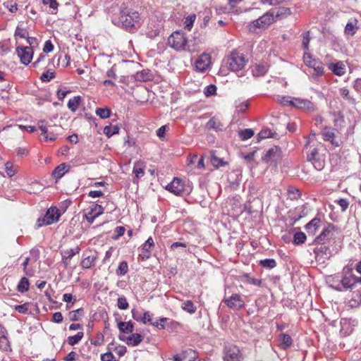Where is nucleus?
Wrapping results in <instances>:
<instances>
[{
    "label": "nucleus",
    "instance_id": "obj_1",
    "mask_svg": "<svg viewBox=\"0 0 361 361\" xmlns=\"http://www.w3.org/2000/svg\"><path fill=\"white\" fill-rule=\"evenodd\" d=\"M113 22L129 32H136L141 26L140 14L135 11H121L119 17Z\"/></svg>",
    "mask_w": 361,
    "mask_h": 361
},
{
    "label": "nucleus",
    "instance_id": "obj_2",
    "mask_svg": "<svg viewBox=\"0 0 361 361\" xmlns=\"http://www.w3.org/2000/svg\"><path fill=\"white\" fill-rule=\"evenodd\" d=\"M326 152V148L322 144H319L317 147L310 148L307 159L312 163L316 170L322 171L325 166Z\"/></svg>",
    "mask_w": 361,
    "mask_h": 361
},
{
    "label": "nucleus",
    "instance_id": "obj_3",
    "mask_svg": "<svg viewBox=\"0 0 361 361\" xmlns=\"http://www.w3.org/2000/svg\"><path fill=\"white\" fill-rule=\"evenodd\" d=\"M273 11L269 9L257 19L252 20L248 25V29L252 32H257V30H266L271 25L274 23L275 19L273 16Z\"/></svg>",
    "mask_w": 361,
    "mask_h": 361
},
{
    "label": "nucleus",
    "instance_id": "obj_4",
    "mask_svg": "<svg viewBox=\"0 0 361 361\" xmlns=\"http://www.w3.org/2000/svg\"><path fill=\"white\" fill-rule=\"evenodd\" d=\"M337 229L333 224H329L328 226L324 228L319 235H317L312 244H326L329 243L338 245V241L336 240Z\"/></svg>",
    "mask_w": 361,
    "mask_h": 361
},
{
    "label": "nucleus",
    "instance_id": "obj_5",
    "mask_svg": "<svg viewBox=\"0 0 361 361\" xmlns=\"http://www.w3.org/2000/svg\"><path fill=\"white\" fill-rule=\"evenodd\" d=\"M319 245L314 248L313 252L315 255V259L317 261L324 262L329 259L334 254L338 253L341 248V242L338 240V245H335L332 248L326 245V244H318Z\"/></svg>",
    "mask_w": 361,
    "mask_h": 361
},
{
    "label": "nucleus",
    "instance_id": "obj_6",
    "mask_svg": "<svg viewBox=\"0 0 361 361\" xmlns=\"http://www.w3.org/2000/svg\"><path fill=\"white\" fill-rule=\"evenodd\" d=\"M165 188L175 195L182 197L189 195L191 192L190 186L185 185V181L178 178H174Z\"/></svg>",
    "mask_w": 361,
    "mask_h": 361
},
{
    "label": "nucleus",
    "instance_id": "obj_7",
    "mask_svg": "<svg viewBox=\"0 0 361 361\" xmlns=\"http://www.w3.org/2000/svg\"><path fill=\"white\" fill-rule=\"evenodd\" d=\"M247 63L244 55L233 51L226 59V64L231 71L235 72L242 70Z\"/></svg>",
    "mask_w": 361,
    "mask_h": 361
},
{
    "label": "nucleus",
    "instance_id": "obj_8",
    "mask_svg": "<svg viewBox=\"0 0 361 361\" xmlns=\"http://www.w3.org/2000/svg\"><path fill=\"white\" fill-rule=\"evenodd\" d=\"M187 39L183 31L173 32L168 39V43L176 51H180L185 49Z\"/></svg>",
    "mask_w": 361,
    "mask_h": 361
},
{
    "label": "nucleus",
    "instance_id": "obj_9",
    "mask_svg": "<svg viewBox=\"0 0 361 361\" xmlns=\"http://www.w3.org/2000/svg\"><path fill=\"white\" fill-rule=\"evenodd\" d=\"M303 61L307 66L314 69V78H315V77L321 76L324 73V67L322 61H320L319 59L313 58L312 55L310 53H304Z\"/></svg>",
    "mask_w": 361,
    "mask_h": 361
},
{
    "label": "nucleus",
    "instance_id": "obj_10",
    "mask_svg": "<svg viewBox=\"0 0 361 361\" xmlns=\"http://www.w3.org/2000/svg\"><path fill=\"white\" fill-rule=\"evenodd\" d=\"M341 284V286L335 288L336 290L343 291L349 288H353L357 284H361V276L358 277L353 274H346L342 277Z\"/></svg>",
    "mask_w": 361,
    "mask_h": 361
},
{
    "label": "nucleus",
    "instance_id": "obj_11",
    "mask_svg": "<svg viewBox=\"0 0 361 361\" xmlns=\"http://www.w3.org/2000/svg\"><path fill=\"white\" fill-rule=\"evenodd\" d=\"M224 361H243V355L236 345H228L224 349Z\"/></svg>",
    "mask_w": 361,
    "mask_h": 361
},
{
    "label": "nucleus",
    "instance_id": "obj_12",
    "mask_svg": "<svg viewBox=\"0 0 361 361\" xmlns=\"http://www.w3.org/2000/svg\"><path fill=\"white\" fill-rule=\"evenodd\" d=\"M223 302L228 308L232 310H238L245 306V302L242 297L237 293H233L228 298L225 297Z\"/></svg>",
    "mask_w": 361,
    "mask_h": 361
},
{
    "label": "nucleus",
    "instance_id": "obj_13",
    "mask_svg": "<svg viewBox=\"0 0 361 361\" xmlns=\"http://www.w3.org/2000/svg\"><path fill=\"white\" fill-rule=\"evenodd\" d=\"M16 54L23 64L28 65L33 57V51L30 47H18Z\"/></svg>",
    "mask_w": 361,
    "mask_h": 361
},
{
    "label": "nucleus",
    "instance_id": "obj_14",
    "mask_svg": "<svg viewBox=\"0 0 361 361\" xmlns=\"http://www.w3.org/2000/svg\"><path fill=\"white\" fill-rule=\"evenodd\" d=\"M281 149L278 147L274 146L265 152L262 157V160L266 163H276L281 159Z\"/></svg>",
    "mask_w": 361,
    "mask_h": 361
},
{
    "label": "nucleus",
    "instance_id": "obj_15",
    "mask_svg": "<svg viewBox=\"0 0 361 361\" xmlns=\"http://www.w3.org/2000/svg\"><path fill=\"white\" fill-rule=\"evenodd\" d=\"M292 107L300 109L306 111L312 112L315 110L314 104L306 99L295 97Z\"/></svg>",
    "mask_w": 361,
    "mask_h": 361
},
{
    "label": "nucleus",
    "instance_id": "obj_16",
    "mask_svg": "<svg viewBox=\"0 0 361 361\" xmlns=\"http://www.w3.org/2000/svg\"><path fill=\"white\" fill-rule=\"evenodd\" d=\"M161 28L162 24L160 22L151 20L147 25L146 34L148 37L153 39L159 35Z\"/></svg>",
    "mask_w": 361,
    "mask_h": 361
},
{
    "label": "nucleus",
    "instance_id": "obj_17",
    "mask_svg": "<svg viewBox=\"0 0 361 361\" xmlns=\"http://www.w3.org/2000/svg\"><path fill=\"white\" fill-rule=\"evenodd\" d=\"M211 63V56L208 54H201L195 61L196 70L200 72L205 71Z\"/></svg>",
    "mask_w": 361,
    "mask_h": 361
},
{
    "label": "nucleus",
    "instance_id": "obj_18",
    "mask_svg": "<svg viewBox=\"0 0 361 361\" xmlns=\"http://www.w3.org/2000/svg\"><path fill=\"white\" fill-rule=\"evenodd\" d=\"M146 168V164L141 161H137L134 163L133 173L135 175L133 178V183H137L140 178L145 175V169Z\"/></svg>",
    "mask_w": 361,
    "mask_h": 361
},
{
    "label": "nucleus",
    "instance_id": "obj_19",
    "mask_svg": "<svg viewBox=\"0 0 361 361\" xmlns=\"http://www.w3.org/2000/svg\"><path fill=\"white\" fill-rule=\"evenodd\" d=\"M271 11H274L273 16L276 22L286 18L292 14L290 8L285 6L273 8Z\"/></svg>",
    "mask_w": 361,
    "mask_h": 361
},
{
    "label": "nucleus",
    "instance_id": "obj_20",
    "mask_svg": "<svg viewBox=\"0 0 361 361\" xmlns=\"http://www.w3.org/2000/svg\"><path fill=\"white\" fill-rule=\"evenodd\" d=\"M154 245V240L152 237H149L145 243L142 245L141 253L140 257L142 260L147 259L151 256L150 249Z\"/></svg>",
    "mask_w": 361,
    "mask_h": 361
},
{
    "label": "nucleus",
    "instance_id": "obj_21",
    "mask_svg": "<svg viewBox=\"0 0 361 361\" xmlns=\"http://www.w3.org/2000/svg\"><path fill=\"white\" fill-rule=\"evenodd\" d=\"M44 216L49 221V224H52L59 221L61 212L56 207H51L47 209Z\"/></svg>",
    "mask_w": 361,
    "mask_h": 361
},
{
    "label": "nucleus",
    "instance_id": "obj_22",
    "mask_svg": "<svg viewBox=\"0 0 361 361\" xmlns=\"http://www.w3.org/2000/svg\"><path fill=\"white\" fill-rule=\"evenodd\" d=\"M279 346L282 350H286L290 348L293 344V339L290 335L286 333H281L279 336Z\"/></svg>",
    "mask_w": 361,
    "mask_h": 361
},
{
    "label": "nucleus",
    "instance_id": "obj_23",
    "mask_svg": "<svg viewBox=\"0 0 361 361\" xmlns=\"http://www.w3.org/2000/svg\"><path fill=\"white\" fill-rule=\"evenodd\" d=\"M320 219L315 217L305 225V230L309 235H314L320 227Z\"/></svg>",
    "mask_w": 361,
    "mask_h": 361
},
{
    "label": "nucleus",
    "instance_id": "obj_24",
    "mask_svg": "<svg viewBox=\"0 0 361 361\" xmlns=\"http://www.w3.org/2000/svg\"><path fill=\"white\" fill-rule=\"evenodd\" d=\"M206 128L208 130H214L215 131L222 130L224 126L221 122L216 118H211L206 123Z\"/></svg>",
    "mask_w": 361,
    "mask_h": 361
},
{
    "label": "nucleus",
    "instance_id": "obj_25",
    "mask_svg": "<svg viewBox=\"0 0 361 361\" xmlns=\"http://www.w3.org/2000/svg\"><path fill=\"white\" fill-rule=\"evenodd\" d=\"M329 68L336 75L341 76L345 73V66L341 61L331 63Z\"/></svg>",
    "mask_w": 361,
    "mask_h": 361
},
{
    "label": "nucleus",
    "instance_id": "obj_26",
    "mask_svg": "<svg viewBox=\"0 0 361 361\" xmlns=\"http://www.w3.org/2000/svg\"><path fill=\"white\" fill-rule=\"evenodd\" d=\"M152 77V75L148 69H144V70H142L141 71H137L134 75V78H135V80L140 81V82L151 80Z\"/></svg>",
    "mask_w": 361,
    "mask_h": 361
},
{
    "label": "nucleus",
    "instance_id": "obj_27",
    "mask_svg": "<svg viewBox=\"0 0 361 361\" xmlns=\"http://www.w3.org/2000/svg\"><path fill=\"white\" fill-rule=\"evenodd\" d=\"M348 303L352 308L360 306L361 305V293L359 291L353 292Z\"/></svg>",
    "mask_w": 361,
    "mask_h": 361
},
{
    "label": "nucleus",
    "instance_id": "obj_28",
    "mask_svg": "<svg viewBox=\"0 0 361 361\" xmlns=\"http://www.w3.org/2000/svg\"><path fill=\"white\" fill-rule=\"evenodd\" d=\"M118 328L121 333L131 334L134 331V324L131 321L129 322H119L118 323Z\"/></svg>",
    "mask_w": 361,
    "mask_h": 361
},
{
    "label": "nucleus",
    "instance_id": "obj_29",
    "mask_svg": "<svg viewBox=\"0 0 361 361\" xmlns=\"http://www.w3.org/2000/svg\"><path fill=\"white\" fill-rule=\"evenodd\" d=\"M97 260L96 255H89L87 257H84L81 262L80 265L83 269H90L95 265V262Z\"/></svg>",
    "mask_w": 361,
    "mask_h": 361
},
{
    "label": "nucleus",
    "instance_id": "obj_30",
    "mask_svg": "<svg viewBox=\"0 0 361 361\" xmlns=\"http://www.w3.org/2000/svg\"><path fill=\"white\" fill-rule=\"evenodd\" d=\"M127 340V345L137 346L142 341L143 337L138 333H134L128 336Z\"/></svg>",
    "mask_w": 361,
    "mask_h": 361
},
{
    "label": "nucleus",
    "instance_id": "obj_31",
    "mask_svg": "<svg viewBox=\"0 0 361 361\" xmlns=\"http://www.w3.org/2000/svg\"><path fill=\"white\" fill-rule=\"evenodd\" d=\"M61 129L59 126H49L48 134L45 136V141H54L59 135L58 130Z\"/></svg>",
    "mask_w": 361,
    "mask_h": 361
},
{
    "label": "nucleus",
    "instance_id": "obj_32",
    "mask_svg": "<svg viewBox=\"0 0 361 361\" xmlns=\"http://www.w3.org/2000/svg\"><path fill=\"white\" fill-rule=\"evenodd\" d=\"M211 164L216 169L224 166L227 164L226 161H224L223 159L219 158L216 153V151H212L211 152Z\"/></svg>",
    "mask_w": 361,
    "mask_h": 361
},
{
    "label": "nucleus",
    "instance_id": "obj_33",
    "mask_svg": "<svg viewBox=\"0 0 361 361\" xmlns=\"http://www.w3.org/2000/svg\"><path fill=\"white\" fill-rule=\"evenodd\" d=\"M131 313H132V317L133 318V319H135L137 322H140L143 324H146V316L150 317L149 312L146 311L144 312V314L142 315L141 312H140L135 308H133L131 310Z\"/></svg>",
    "mask_w": 361,
    "mask_h": 361
},
{
    "label": "nucleus",
    "instance_id": "obj_34",
    "mask_svg": "<svg viewBox=\"0 0 361 361\" xmlns=\"http://www.w3.org/2000/svg\"><path fill=\"white\" fill-rule=\"evenodd\" d=\"M278 136V134L276 132H273L269 128H264L259 131V133L257 135V140L258 141L269 138V137H276Z\"/></svg>",
    "mask_w": 361,
    "mask_h": 361
},
{
    "label": "nucleus",
    "instance_id": "obj_35",
    "mask_svg": "<svg viewBox=\"0 0 361 361\" xmlns=\"http://www.w3.org/2000/svg\"><path fill=\"white\" fill-rule=\"evenodd\" d=\"M66 164L65 163L61 164L59 166H57L51 173L54 178L58 180L63 177L66 172Z\"/></svg>",
    "mask_w": 361,
    "mask_h": 361
},
{
    "label": "nucleus",
    "instance_id": "obj_36",
    "mask_svg": "<svg viewBox=\"0 0 361 361\" xmlns=\"http://www.w3.org/2000/svg\"><path fill=\"white\" fill-rule=\"evenodd\" d=\"M81 99L82 98L80 96H75L73 98L70 99L68 102V109L71 111L75 112L78 109Z\"/></svg>",
    "mask_w": 361,
    "mask_h": 361
},
{
    "label": "nucleus",
    "instance_id": "obj_37",
    "mask_svg": "<svg viewBox=\"0 0 361 361\" xmlns=\"http://www.w3.org/2000/svg\"><path fill=\"white\" fill-rule=\"evenodd\" d=\"M254 76L259 77L264 75L267 72V68L264 64H257L252 70Z\"/></svg>",
    "mask_w": 361,
    "mask_h": 361
},
{
    "label": "nucleus",
    "instance_id": "obj_38",
    "mask_svg": "<svg viewBox=\"0 0 361 361\" xmlns=\"http://www.w3.org/2000/svg\"><path fill=\"white\" fill-rule=\"evenodd\" d=\"M358 29L357 26V20H355V22H348L345 27V33L348 35H354Z\"/></svg>",
    "mask_w": 361,
    "mask_h": 361
},
{
    "label": "nucleus",
    "instance_id": "obj_39",
    "mask_svg": "<svg viewBox=\"0 0 361 361\" xmlns=\"http://www.w3.org/2000/svg\"><path fill=\"white\" fill-rule=\"evenodd\" d=\"M29 280L26 277H23L18 283L17 290L18 292L23 293L29 289Z\"/></svg>",
    "mask_w": 361,
    "mask_h": 361
},
{
    "label": "nucleus",
    "instance_id": "obj_40",
    "mask_svg": "<svg viewBox=\"0 0 361 361\" xmlns=\"http://www.w3.org/2000/svg\"><path fill=\"white\" fill-rule=\"evenodd\" d=\"M182 309L190 313L193 314L196 312L197 307L191 300H186L182 303Z\"/></svg>",
    "mask_w": 361,
    "mask_h": 361
},
{
    "label": "nucleus",
    "instance_id": "obj_41",
    "mask_svg": "<svg viewBox=\"0 0 361 361\" xmlns=\"http://www.w3.org/2000/svg\"><path fill=\"white\" fill-rule=\"evenodd\" d=\"M128 271V265L126 261H122L120 262L118 268L116 270V274L118 276L126 275Z\"/></svg>",
    "mask_w": 361,
    "mask_h": 361
},
{
    "label": "nucleus",
    "instance_id": "obj_42",
    "mask_svg": "<svg viewBox=\"0 0 361 361\" xmlns=\"http://www.w3.org/2000/svg\"><path fill=\"white\" fill-rule=\"evenodd\" d=\"M84 336L82 331L78 332L75 336H69L68 338V343L70 345H75L78 343Z\"/></svg>",
    "mask_w": 361,
    "mask_h": 361
},
{
    "label": "nucleus",
    "instance_id": "obj_43",
    "mask_svg": "<svg viewBox=\"0 0 361 361\" xmlns=\"http://www.w3.org/2000/svg\"><path fill=\"white\" fill-rule=\"evenodd\" d=\"M119 132V128L118 126H106L104 128V133L108 137H110L116 134H118Z\"/></svg>",
    "mask_w": 361,
    "mask_h": 361
},
{
    "label": "nucleus",
    "instance_id": "obj_44",
    "mask_svg": "<svg viewBox=\"0 0 361 361\" xmlns=\"http://www.w3.org/2000/svg\"><path fill=\"white\" fill-rule=\"evenodd\" d=\"M259 265L263 268L271 269L276 266V262L274 259H264L259 262Z\"/></svg>",
    "mask_w": 361,
    "mask_h": 361
},
{
    "label": "nucleus",
    "instance_id": "obj_45",
    "mask_svg": "<svg viewBox=\"0 0 361 361\" xmlns=\"http://www.w3.org/2000/svg\"><path fill=\"white\" fill-rule=\"evenodd\" d=\"M307 238L305 233L299 231L296 232L293 235V243L295 245H300L305 242Z\"/></svg>",
    "mask_w": 361,
    "mask_h": 361
},
{
    "label": "nucleus",
    "instance_id": "obj_46",
    "mask_svg": "<svg viewBox=\"0 0 361 361\" xmlns=\"http://www.w3.org/2000/svg\"><path fill=\"white\" fill-rule=\"evenodd\" d=\"M111 109L107 107L97 108L95 111L97 116H99L102 119L109 118L111 116Z\"/></svg>",
    "mask_w": 361,
    "mask_h": 361
},
{
    "label": "nucleus",
    "instance_id": "obj_47",
    "mask_svg": "<svg viewBox=\"0 0 361 361\" xmlns=\"http://www.w3.org/2000/svg\"><path fill=\"white\" fill-rule=\"evenodd\" d=\"M56 77V73L54 71L51 69L47 70L46 72L43 73L40 76V80L43 82H48L53 78Z\"/></svg>",
    "mask_w": 361,
    "mask_h": 361
},
{
    "label": "nucleus",
    "instance_id": "obj_48",
    "mask_svg": "<svg viewBox=\"0 0 361 361\" xmlns=\"http://www.w3.org/2000/svg\"><path fill=\"white\" fill-rule=\"evenodd\" d=\"M239 137L242 140H246L250 139L254 135L253 130L250 128H246L239 131Z\"/></svg>",
    "mask_w": 361,
    "mask_h": 361
},
{
    "label": "nucleus",
    "instance_id": "obj_49",
    "mask_svg": "<svg viewBox=\"0 0 361 361\" xmlns=\"http://www.w3.org/2000/svg\"><path fill=\"white\" fill-rule=\"evenodd\" d=\"M0 349L4 351L10 349V343L7 334L0 336Z\"/></svg>",
    "mask_w": 361,
    "mask_h": 361
},
{
    "label": "nucleus",
    "instance_id": "obj_50",
    "mask_svg": "<svg viewBox=\"0 0 361 361\" xmlns=\"http://www.w3.org/2000/svg\"><path fill=\"white\" fill-rule=\"evenodd\" d=\"M294 98L290 96H279L278 100L283 106H292Z\"/></svg>",
    "mask_w": 361,
    "mask_h": 361
},
{
    "label": "nucleus",
    "instance_id": "obj_51",
    "mask_svg": "<svg viewBox=\"0 0 361 361\" xmlns=\"http://www.w3.org/2000/svg\"><path fill=\"white\" fill-rule=\"evenodd\" d=\"M288 193L290 200H298L301 195L300 191L294 187H290Z\"/></svg>",
    "mask_w": 361,
    "mask_h": 361
},
{
    "label": "nucleus",
    "instance_id": "obj_52",
    "mask_svg": "<svg viewBox=\"0 0 361 361\" xmlns=\"http://www.w3.org/2000/svg\"><path fill=\"white\" fill-rule=\"evenodd\" d=\"M196 18L195 15H190L185 18L184 21V27L188 30H190L194 24L195 20Z\"/></svg>",
    "mask_w": 361,
    "mask_h": 361
},
{
    "label": "nucleus",
    "instance_id": "obj_53",
    "mask_svg": "<svg viewBox=\"0 0 361 361\" xmlns=\"http://www.w3.org/2000/svg\"><path fill=\"white\" fill-rule=\"evenodd\" d=\"M117 306L120 310H126L129 307V304L125 296H121L118 298Z\"/></svg>",
    "mask_w": 361,
    "mask_h": 361
},
{
    "label": "nucleus",
    "instance_id": "obj_54",
    "mask_svg": "<svg viewBox=\"0 0 361 361\" xmlns=\"http://www.w3.org/2000/svg\"><path fill=\"white\" fill-rule=\"evenodd\" d=\"M204 94L209 97L216 94V87L214 85H209L205 87Z\"/></svg>",
    "mask_w": 361,
    "mask_h": 361
},
{
    "label": "nucleus",
    "instance_id": "obj_55",
    "mask_svg": "<svg viewBox=\"0 0 361 361\" xmlns=\"http://www.w3.org/2000/svg\"><path fill=\"white\" fill-rule=\"evenodd\" d=\"M310 41V31H306L302 34V46L305 50L309 49V43Z\"/></svg>",
    "mask_w": 361,
    "mask_h": 361
},
{
    "label": "nucleus",
    "instance_id": "obj_56",
    "mask_svg": "<svg viewBox=\"0 0 361 361\" xmlns=\"http://www.w3.org/2000/svg\"><path fill=\"white\" fill-rule=\"evenodd\" d=\"M104 207L100 204H93L90 208V212L94 214V216H99L104 213Z\"/></svg>",
    "mask_w": 361,
    "mask_h": 361
},
{
    "label": "nucleus",
    "instance_id": "obj_57",
    "mask_svg": "<svg viewBox=\"0 0 361 361\" xmlns=\"http://www.w3.org/2000/svg\"><path fill=\"white\" fill-rule=\"evenodd\" d=\"M168 318L166 317H161L159 320H157L155 322L151 323V324L159 329H164L166 327L165 323L168 321Z\"/></svg>",
    "mask_w": 361,
    "mask_h": 361
},
{
    "label": "nucleus",
    "instance_id": "obj_58",
    "mask_svg": "<svg viewBox=\"0 0 361 361\" xmlns=\"http://www.w3.org/2000/svg\"><path fill=\"white\" fill-rule=\"evenodd\" d=\"M82 312H83L82 308H79L78 310H73V311L70 312H69L70 319L73 322L78 321L79 320L78 314L81 315L82 314Z\"/></svg>",
    "mask_w": 361,
    "mask_h": 361
},
{
    "label": "nucleus",
    "instance_id": "obj_59",
    "mask_svg": "<svg viewBox=\"0 0 361 361\" xmlns=\"http://www.w3.org/2000/svg\"><path fill=\"white\" fill-rule=\"evenodd\" d=\"M324 139L326 141L331 140V139L334 138L335 133L334 130H331L328 128H325L324 130L322 133Z\"/></svg>",
    "mask_w": 361,
    "mask_h": 361
},
{
    "label": "nucleus",
    "instance_id": "obj_60",
    "mask_svg": "<svg viewBox=\"0 0 361 361\" xmlns=\"http://www.w3.org/2000/svg\"><path fill=\"white\" fill-rule=\"evenodd\" d=\"M15 36H18L21 38H26L28 36V31L20 26H17L15 31Z\"/></svg>",
    "mask_w": 361,
    "mask_h": 361
},
{
    "label": "nucleus",
    "instance_id": "obj_61",
    "mask_svg": "<svg viewBox=\"0 0 361 361\" xmlns=\"http://www.w3.org/2000/svg\"><path fill=\"white\" fill-rule=\"evenodd\" d=\"M44 120H40L38 121L37 125L38 128L41 130L42 135L45 137L48 134V131L49 129V126H47L45 124Z\"/></svg>",
    "mask_w": 361,
    "mask_h": 361
},
{
    "label": "nucleus",
    "instance_id": "obj_62",
    "mask_svg": "<svg viewBox=\"0 0 361 361\" xmlns=\"http://www.w3.org/2000/svg\"><path fill=\"white\" fill-rule=\"evenodd\" d=\"M245 277L246 278V282L249 284L255 285L257 286H262V280L258 279H255L250 277L248 274H245Z\"/></svg>",
    "mask_w": 361,
    "mask_h": 361
},
{
    "label": "nucleus",
    "instance_id": "obj_63",
    "mask_svg": "<svg viewBox=\"0 0 361 361\" xmlns=\"http://www.w3.org/2000/svg\"><path fill=\"white\" fill-rule=\"evenodd\" d=\"M336 202L341 207L343 212H345L348 207L349 202L347 199L341 198L336 201Z\"/></svg>",
    "mask_w": 361,
    "mask_h": 361
},
{
    "label": "nucleus",
    "instance_id": "obj_64",
    "mask_svg": "<svg viewBox=\"0 0 361 361\" xmlns=\"http://www.w3.org/2000/svg\"><path fill=\"white\" fill-rule=\"evenodd\" d=\"M102 361H117L111 352H107L101 355Z\"/></svg>",
    "mask_w": 361,
    "mask_h": 361
}]
</instances>
